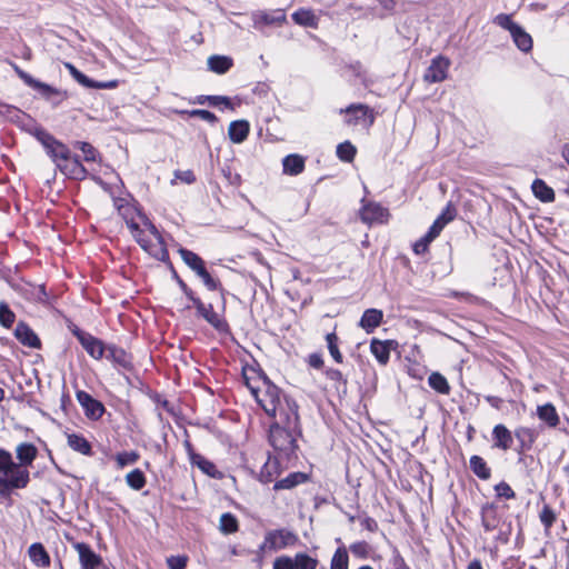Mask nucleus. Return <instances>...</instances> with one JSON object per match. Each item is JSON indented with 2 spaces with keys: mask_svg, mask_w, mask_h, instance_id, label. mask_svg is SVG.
Here are the masks:
<instances>
[{
  "mask_svg": "<svg viewBox=\"0 0 569 569\" xmlns=\"http://www.w3.org/2000/svg\"><path fill=\"white\" fill-rule=\"evenodd\" d=\"M241 375L257 403L273 419L268 431L272 453L284 458L286 462H297L298 438L302 436L297 401L288 397L260 368L246 365Z\"/></svg>",
  "mask_w": 569,
  "mask_h": 569,
  "instance_id": "1",
  "label": "nucleus"
},
{
  "mask_svg": "<svg viewBox=\"0 0 569 569\" xmlns=\"http://www.w3.org/2000/svg\"><path fill=\"white\" fill-rule=\"evenodd\" d=\"M112 203L140 248L158 261H168L169 251L166 241L156 224L144 213L139 201L131 193H127L113 197Z\"/></svg>",
  "mask_w": 569,
  "mask_h": 569,
  "instance_id": "2",
  "label": "nucleus"
},
{
  "mask_svg": "<svg viewBox=\"0 0 569 569\" xmlns=\"http://www.w3.org/2000/svg\"><path fill=\"white\" fill-rule=\"evenodd\" d=\"M38 138L44 147L47 154L63 176L77 181L88 178L89 172L87 168L79 156L73 154L67 144L48 132H40Z\"/></svg>",
  "mask_w": 569,
  "mask_h": 569,
  "instance_id": "3",
  "label": "nucleus"
},
{
  "mask_svg": "<svg viewBox=\"0 0 569 569\" xmlns=\"http://www.w3.org/2000/svg\"><path fill=\"white\" fill-rule=\"evenodd\" d=\"M18 462L13 460L14 477L8 483L24 489L30 482L29 468L38 457V448L32 442H21L16 448Z\"/></svg>",
  "mask_w": 569,
  "mask_h": 569,
  "instance_id": "4",
  "label": "nucleus"
},
{
  "mask_svg": "<svg viewBox=\"0 0 569 569\" xmlns=\"http://www.w3.org/2000/svg\"><path fill=\"white\" fill-rule=\"evenodd\" d=\"M221 292L220 301V310H214V307L212 303H206L200 297L194 299V302L192 306L196 308L197 316L199 318H202L207 323H209L216 331L219 333H229L230 332V326L226 319V308H227V300H226V290Z\"/></svg>",
  "mask_w": 569,
  "mask_h": 569,
  "instance_id": "5",
  "label": "nucleus"
},
{
  "mask_svg": "<svg viewBox=\"0 0 569 569\" xmlns=\"http://www.w3.org/2000/svg\"><path fill=\"white\" fill-rule=\"evenodd\" d=\"M178 253L182 261L202 280L208 290L223 291L221 281L210 274L206 261L198 253L182 247L178 249Z\"/></svg>",
  "mask_w": 569,
  "mask_h": 569,
  "instance_id": "6",
  "label": "nucleus"
},
{
  "mask_svg": "<svg viewBox=\"0 0 569 569\" xmlns=\"http://www.w3.org/2000/svg\"><path fill=\"white\" fill-rule=\"evenodd\" d=\"M360 221L367 227L382 226L391 219L390 210L380 202L362 198L358 210Z\"/></svg>",
  "mask_w": 569,
  "mask_h": 569,
  "instance_id": "7",
  "label": "nucleus"
},
{
  "mask_svg": "<svg viewBox=\"0 0 569 569\" xmlns=\"http://www.w3.org/2000/svg\"><path fill=\"white\" fill-rule=\"evenodd\" d=\"M340 114H345V123L348 127L361 126L370 129L376 121L375 110L365 103H351L339 110Z\"/></svg>",
  "mask_w": 569,
  "mask_h": 569,
  "instance_id": "8",
  "label": "nucleus"
},
{
  "mask_svg": "<svg viewBox=\"0 0 569 569\" xmlns=\"http://www.w3.org/2000/svg\"><path fill=\"white\" fill-rule=\"evenodd\" d=\"M298 542L299 537L297 533L286 528H281L267 531L259 548L262 551H277L288 547H293Z\"/></svg>",
  "mask_w": 569,
  "mask_h": 569,
  "instance_id": "9",
  "label": "nucleus"
},
{
  "mask_svg": "<svg viewBox=\"0 0 569 569\" xmlns=\"http://www.w3.org/2000/svg\"><path fill=\"white\" fill-rule=\"evenodd\" d=\"M182 445L191 466L197 467L202 473L212 479L221 480L223 478V472L220 471L212 461L208 460L206 457L194 450V447L187 432Z\"/></svg>",
  "mask_w": 569,
  "mask_h": 569,
  "instance_id": "10",
  "label": "nucleus"
},
{
  "mask_svg": "<svg viewBox=\"0 0 569 569\" xmlns=\"http://www.w3.org/2000/svg\"><path fill=\"white\" fill-rule=\"evenodd\" d=\"M72 335L78 339L81 347L86 350V352L94 360H101L107 352L108 345L82 329L78 326L73 325L70 327Z\"/></svg>",
  "mask_w": 569,
  "mask_h": 569,
  "instance_id": "11",
  "label": "nucleus"
},
{
  "mask_svg": "<svg viewBox=\"0 0 569 569\" xmlns=\"http://www.w3.org/2000/svg\"><path fill=\"white\" fill-rule=\"evenodd\" d=\"M295 463L296 462H286L284 458L269 453L266 462L260 469L258 480L263 485L271 482L274 483L280 475Z\"/></svg>",
  "mask_w": 569,
  "mask_h": 569,
  "instance_id": "12",
  "label": "nucleus"
},
{
  "mask_svg": "<svg viewBox=\"0 0 569 569\" xmlns=\"http://www.w3.org/2000/svg\"><path fill=\"white\" fill-rule=\"evenodd\" d=\"M13 458L10 451L0 448V497H8L18 487L7 483L14 477Z\"/></svg>",
  "mask_w": 569,
  "mask_h": 569,
  "instance_id": "13",
  "label": "nucleus"
},
{
  "mask_svg": "<svg viewBox=\"0 0 569 569\" xmlns=\"http://www.w3.org/2000/svg\"><path fill=\"white\" fill-rule=\"evenodd\" d=\"M480 520L486 532H492L500 527L502 512L498 501L486 502L481 506Z\"/></svg>",
  "mask_w": 569,
  "mask_h": 569,
  "instance_id": "14",
  "label": "nucleus"
},
{
  "mask_svg": "<svg viewBox=\"0 0 569 569\" xmlns=\"http://www.w3.org/2000/svg\"><path fill=\"white\" fill-rule=\"evenodd\" d=\"M450 64L451 62L449 58L442 54L435 57L423 73V80L427 83L445 81L448 77Z\"/></svg>",
  "mask_w": 569,
  "mask_h": 569,
  "instance_id": "15",
  "label": "nucleus"
},
{
  "mask_svg": "<svg viewBox=\"0 0 569 569\" xmlns=\"http://www.w3.org/2000/svg\"><path fill=\"white\" fill-rule=\"evenodd\" d=\"M76 398L79 405L82 407L86 417L89 420L98 421L102 418L106 412L103 403L94 399L90 393L84 390H78Z\"/></svg>",
  "mask_w": 569,
  "mask_h": 569,
  "instance_id": "16",
  "label": "nucleus"
},
{
  "mask_svg": "<svg viewBox=\"0 0 569 569\" xmlns=\"http://www.w3.org/2000/svg\"><path fill=\"white\" fill-rule=\"evenodd\" d=\"M64 68L69 71L70 76L81 86L90 89H116L119 86V80L113 79L109 81H96L90 79L84 73H82L74 64L71 62H64Z\"/></svg>",
  "mask_w": 569,
  "mask_h": 569,
  "instance_id": "17",
  "label": "nucleus"
},
{
  "mask_svg": "<svg viewBox=\"0 0 569 569\" xmlns=\"http://www.w3.org/2000/svg\"><path fill=\"white\" fill-rule=\"evenodd\" d=\"M513 436L517 440L516 451L519 455H523L533 448L539 437V432L535 428L519 426L515 429Z\"/></svg>",
  "mask_w": 569,
  "mask_h": 569,
  "instance_id": "18",
  "label": "nucleus"
},
{
  "mask_svg": "<svg viewBox=\"0 0 569 569\" xmlns=\"http://www.w3.org/2000/svg\"><path fill=\"white\" fill-rule=\"evenodd\" d=\"M73 548L79 555V562L82 569H99L102 565V558L96 553L90 545L86 542H74Z\"/></svg>",
  "mask_w": 569,
  "mask_h": 569,
  "instance_id": "19",
  "label": "nucleus"
},
{
  "mask_svg": "<svg viewBox=\"0 0 569 569\" xmlns=\"http://www.w3.org/2000/svg\"><path fill=\"white\" fill-rule=\"evenodd\" d=\"M106 358L110 360L117 368H121L126 371L133 370V357L122 347L113 343L108 345Z\"/></svg>",
  "mask_w": 569,
  "mask_h": 569,
  "instance_id": "20",
  "label": "nucleus"
},
{
  "mask_svg": "<svg viewBox=\"0 0 569 569\" xmlns=\"http://www.w3.org/2000/svg\"><path fill=\"white\" fill-rule=\"evenodd\" d=\"M16 339L23 346L40 349L42 343L38 335L24 321H19L14 329Z\"/></svg>",
  "mask_w": 569,
  "mask_h": 569,
  "instance_id": "21",
  "label": "nucleus"
},
{
  "mask_svg": "<svg viewBox=\"0 0 569 569\" xmlns=\"http://www.w3.org/2000/svg\"><path fill=\"white\" fill-rule=\"evenodd\" d=\"M492 447L501 451H508L513 445V433L503 423H498L492 428Z\"/></svg>",
  "mask_w": 569,
  "mask_h": 569,
  "instance_id": "22",
  "label": "nucleus"
},
{
  "mask_svg": "<svg viewBox=\"0 0 569 569\" xmlns=\"http://www.w3.org/2000/svg\"><path fill=\"white\" fill-rule=\"evenodd\" d=\"M310 479V476L302 471H295L290 472L287 477L282 479H278L274 483L272 489L274 491L280 490H291L300 485H303L308 482Z\"/></svg>",
  "mask_w": 569,
  "mask_h": 569,
  "instance_id": "23",
  "label": "nucleus"
},
{
  "mask_svg": "<svg viewBox=\"0 0 569 569\" xmlns=\"http://www.w3.org/2000/svg\"><path fill=\"white\" fill-rule=\"evenodd\" d=\"M22 284H13L12 288L18 291V292H21V293H30L33 298L34 301L39 302V303H48L49 301V296L47 293V290H46V284L42 283V284H39V286H33L31 282L29 281H24L22 280Z\"/></svg>",
  "mask_w": 569,
  "mask_h": 569,
  "instance_id": "24",
  "label": "nucleus"
},
{
  "mask_svg": "<svg viewBox=\"0 0 569 569\" xmlns=\"http://www.w3.org/2000/svg\"><path fill=\"white\" fill-rule=\"evenodd\" d=\"M306 169V158L298 153H290L282 159V172L287 176H298Z\"/></svg>",
  "mask_w": 569,
  "mask_h": 569,
  "instance_id": "25",
  "label": "nucleus"
},
{
  "mask_svg": "<svg viewBox=\"0 0 569 569\" xmlns=\"http://www.w3.org/2000/svg\"><path fill=\"white\" fill-rule=\"evenodd\" d=\"M66 437L68 446L73 451L86 457L93 456L92 445L84 436L74 432H66Z\"/></svg>",
  "mask_w": 569,
  "mask_h": 569,
  "instance_id": "26",
  "label": "nucleus"
},
{
  "mask_svg": "<svg viewBox=\"0 0 569 569\" xmlns=\"http://www.w3.org/2000/svg\"><path fill=\"white\" fill-rule=\"evenodd\" d=\"M28 556L30 561L38 568H49L51 565L50 556L41 542L30 545Z\"/></svg>",
  "mask_w": 569,
  "mask_h": 569,
  "instance_id": "27",
  "label": "nucleus"
},
{
  "mask_svg": "<svg viewBox=\"0 0 569 569\" xmlns=\"http://www.w3.org/2000/svg\"><path fill=\"white\" fill-rule=\"evenodd\" d=\"M392 343V340L382 341L377 338L371 340L370 352L380 365L386 366L389 362Z\"/></svg>",
  "mask_w": 569,
  "mask_h": 569,
  "instance_id": "28",
  "label": "nucleus"
},
{
  "mask_svg": "<svg viewBox=\"0 0 569 569\" xmlns=\"http://www.w3.org/2000/svg\"><path fill=\"white\" fill-rule=\"evenodd\" d=\"M383 319V312L379 309L370 308L365 310L359 326L367 332L371 333L378 328Z\"/></svg>",
  "mask_w": 569,
  "mask_h": 569,
  "instance_id": "29",
  "label": "nucleus"
},
{
  "mask_svg": "<svg viewBox=\"0 0 569 569\" xmlns=\"http://www.w3.org/2000/svg\"><path fill=\"white\" fill-rule=\"evenodd\" d=\"M537 417L545 422L549 428H557L560 425V417L556 407L551 402L537 407Z\"/></svg>",
  "mask_w": 569,
  "mask_h": 569,
  "instance_id": "30",
  "label": "nucleus"
},
{
  "mask_svg": "<svg viewBox=\"0 0 569 569\" xmlns=\"http://www.w3.org/2000/svg\"><path fill=\"white\" fill-rule=\"evenodd\" d=\"M250 133V124L247 120H234L228 128L229 139L233 143H242Z\"/></svg>",
  "mask_w": 569,
  "mask_h": 569,
  "instance_id": "31",
  "label": "nucleus"
},
{
  "mask_svg": "<svg viewBox=\"0 0 569 569\" xmlns=\"http://www.w3.org/2000/svg\"><path fill=\"white\" fill-rule=\"evenodd\" d=\"M327 380L332 382V387L339 395H347L348 391V378L339 369L327 368L323 371Z\"/></svg>",
  "mask_w": 569,
  "mask_h": 569,
  "instance_id": "32",
  "label": "nucleus"
},
{
  "mask_svg": "<svg viewBox=\"0 0 569 569\" xmlns=\"http://www.w3.org/2000/svg\"><path fill=\"white\" fill-rule=\"evenodd\" d=\"M291 18L295 23L307 28L317 29L319 24V18L311 9L300 8L292 13Z\"/></svg>",
  "mask_w": 569,
  "mask_h": 569,
  "instance_id": "33",
  "label": "nucleus"
},
{
  "mask_svg": "<svg viewBox=\"0 0 569 569\" xmlns=\"http://www.w3.org/2000/svg\"><path fill=\"white\" fill-rule=\"evenodd\" d=\"M510 36L513 40V43L520 51L528 53L532 50L533 40L531 36L521 26H518L510 33Z\"/></svg>",
  "mask_w": 569,
  "mask_h": 569,
  "instance_id": "34",
  "label": "nucleus"
},
{
  "mask_svg": "<svg viewBox=\"0 0 569 569\" xmlns=\"http://www.w3.org/2000/svg\"><path fill=\"white\" fill-rule=\"evenodd\" d=\"M469 468L480 480H489L491 477V468L481 456H471L469 459Z\"/></svg>",
  "mask_w": 569,
  "mask_h": 569,
  "instance_id": "35",
  "label": "nucleus"
},
{
  "mask_svg": "<svg viewBox=\"0 0 569 569\" xmlns=\"http://www.w3.org/2000/svg\"><path fill=\"white\" fill-rule=\"evenodd\" d=\"M17 76L29 87L41 92H54V89L41 81L33 79L29 73L23 71L17 63H10Z\"/></svg>",
  "mask_w": 569,
  "mask_h": 569,
  "instance_id": "36",
  "label": "nucleus"
},
{
  "mask_svg": "<svg viewBox=\"0 0 569 569\" xmlns=\"http://www.w3.org/2000/svg\"><path fill=\"white\" fill-rule=\"evenodd\" d=\"M532 192L537 199L542 202L555 201L556 194L551 187H549L542 179H535L531 184Z\"/></svg>",
  "mask_w": 569,
  "mask_h": 569,
  "instance_id": "37",
  "label": "nucleus"
},
{
  "mask_svg": "<svg viewBox=\"0 0 569 569\" xmlns=\"http://www.w3.org/2000/svg\"><path fill=\"white\" fill-rule=\"evenodd\" d=\"M72 147L74 149H79L82 152L84 162H101V154L99 150L96 147H93L90 142L74 141L72 143Z\"/></svg>",
  "mask_w": 569,
  "mask_h": 569,
  "instance_id": "38",
  "label": "nucleus"
},
{
  "mask_svg": "<svg viewBox=\"0 0 569 569\" xmlns=\"http://www.w3.org/2000/svg\"><path fill=\"white\" fill-rule=\"evenodd\" d=\"M232 66V59L226 56L214 54L208 59L209 69L217 74H223L228 72Z\"/></svg>",
  "mask_w": 569,
  "mask_h": 569,
  "instance_id": "39",
  "label": "nucleus"
},
{
  "mask_svg": "<svg viewBox=\"0 0 569 569\" xmlns=\"http://www.w3.org/2000/svg\"><path fill=\"white\" fill-rule=\"evenodd\" d=\"M558 518L556 510L549 505L543 503L539 511V520L543 527L545 533L549 535Z\"/></svg>",
  "mask_w": 569,
  "mask_h": 569,
  "instance_id": "40",
  "label": "nucleus"
},
{
  "mask_svg": "<svg viewBox=\"0 0 569 569\" xmlns=\"http://www.w3.org/2000/svg\"><path fill=\"white\" fill-rule=\"evenodd\" d=\"M348 550H350V552L352 553V556L355 558H358L361 560L371 558V559L376 560V558L372 557L373 548L366 540H358V541L350 543Z\"/></svg>",
  "mask_w": 569,
  "mask_h": 569,
  "instance_id": "41",
  "label": "nucleus"
},
{
  "mask_svg": "<svg viewBox=\"0 0 569 569\" xmlns=\"http://www.w3.org/2000/svg\"><path fill=\"white\" fill-rule=\"evenodd\" d=\"M239 520L231 512H224L219 519V530L221 533L228 536L239 531Z\"/></svg>",
  "mask_w": 569,
  "mask_h": 569,
  "instance_id": "42",
  "label": "nucleus"
},
{
  "mask_svg": "<svg viewBox=\"0 0 569 569\" xmlns=\"http://www.w3.org/2000/svg\"><path fill=\"white\" fill-rule=\"evenodd\" d=\"M326 342L329 350L330 356L337 363L343 362V355L340 351V338L338 337L336 330L326 335Z\"/></svg>",
  "mask_w": 569,
  "mask_h": 569,
  "instance_id": "43",
  "label": "nucleus"
},
{
  "mask_svg": "<svg viewBox=\"0 0 569 569\" xmlns=\"http://www.w3.org/2000/svg\"><path fill=\"white\" fill-rule=\"evenodd\" d=\"M330 569H349V553L345 545L335 550L330 560Z\"/></svg>",
  "mask_w": 569,
  "mask_h": 569,
  "instance_id": "44",
  "label": "nucleus"
},
{
  "mask_svg": "<svg viewBox=\"0 0 569 569\" xmlns=\"http://www.w3.org/2000/svg\"><path fill=\"white\" fill-rule=\"evenodd\" d=\"M336 154L340 161L351 163L357 156V148L349 140H346L337 146Z\"/></svg>",
  "mask_w": 569,
  "mask_h": 569,
  "instance_id": "45",
  "label": "nucleus"
},
{
  "mask_svg": "<svg viewBox=\"0 0 569 569\" xmlns=\"http://www.w3.org/2000/svg\"><path fill=\"white\" fill-rule=\"evenodd\" d=\"M429 386L440 395H449L451 391L447 378L440 372H432L428 378Z\"/></svg>",
  "mask_w": 569,
  "mask_h": 569,
  "instance_id": "46",
  "label": "nucleus"
},
{
  "mask_svg": "<svg viewBox=\"0 0 569 569\" xmlns=\"http://www.w3.org/2000/svg\"><path fill=\"white\" fill-rule=\"evenodd\" d=\"M194 102L199 104L208 103L211 107L223 106L227 109H234L231 99L226 96H198Z\"/></svg>",
  "mask_w": 569,
  "mask_h": 569,
  "instance_id": "47",
  "label": "nucleus"
},
{
  "mask_svg": "<svg viewBox=\"0 0 569 569\" xmlns=\"http://www.w3.org/2000/svg\"><path fill=\"white\" fill-rule=\"evenodd\" d=\"M259 20L267 26H281L286 22V11L283 9H276L272 11H263L259 16Z\"/></svg>",
  "mask_w": 569,
  "mask_h": 569,
  "instance_id": "48",
  "label": "nucleus"
},
{
  "mask_svg": "<svg viewBox=\"0 0 569 569\" xmlns=\"http://www.w3.org/2000/svg\"><path fill=\"white\" fill-rule=\"evenodd\" d=\"M126 482L132 490L139 491L146 487L147 478L139 468H136L126 475Z\"/></svg>",
  "mask_w": 569,
  "mask_h": 569,
  "instance_id": "49",
  "label": "nucleus"
},
{
  "mask_svg": "<svg viewBox=\"0 0 569 569\" xmlns=\"http://www.w3.org/2000/svg\"><path fill=\"white\" fill-rule=\"evenodd\" d=\"M293 565L296 569H317L319 560L306 552H297L293 556Z\"/></svg>",
  "mask_w": 569,
  "mask_h": 569,
  "instance_id": "50",
  "label": "nucleus"
},
{
  "mask_svg": "<svg viewBox=\"0 0 569 569\" xmlns=\"http://www.w3.org/2000/svg\"><path fill=\"white\" fill-rule=\"evenodd\" d=\"M140 459V453L136 450L120 451L114 456L117 469H123L127 466L134 465Z\"/></svg>",
  "mask_w": 569,
  "mask_h": 569,
  "instance_id": "51",
  "label": "nucleus"
},
{
  "mask_svg": "<svg viewBox=\"0 0 569 569\" xmlns=\"http://www.w3.org/2000/svg\"><path fill=\"white\" fill-rule=\"evenodd\" d=\"M14 322L16 313L6 301H0V325L6 329H10Z\"/></svg>",
  "mask_w": 569,
  "mask_h": 569,
  "instance_id": "52",
  "label": "nucleus"
},
{
  "mask_svg": "<svg viewBox=\"0 0 569 569\" xmlns=\"http://www.w3.org/2000/svg\"><path fill=\"white\" fill-rule=\"evenodd\" d=\"M458 214L456 206L449 201L442 209L440 214L435 219L439 221L443 227L453 221Z\"/></svg>",
  "mask_w": 569,
  "mask_h": 569,
  "instance_id": "53",
  "label": "nucleus"
},
{
  "mask_svg": "<svg viewBox=\"0 0 569 569\" xmlns=\"http://www.w3.org/2000/svg\"><path fill=\"white\" fill-rule=\"evenodd\" d=\"M179 113L187 114L192 118H199L209 123H216L218 121V118L213 112L204 109L182 110Z\"/></svg>",
  "mask_w": 569,
  "mask_h": 569,
  "instance_id": "54",
  "label": "nucleus"
},
{
  "mask_svg": "<svg viewBox=\"0 0 569 569\" xmlns=\"http://www.w3.org/2000/svg\"><path fill=\"white\" fill-rule=\"evenodd\" d=\"M496 499H505V500H511L516 498V492L512 489V487L506 482L500 481L493 487Z\"/></svg>",
  "mask_w": 569,
  "mask_h": 569,
  "instance_id": "55",
  "label": "nucleus"
},
{
  "mask_svg": "<svg viewBox=\"0 0 569 569\" xmlns=\"http://www.w3.org/2000/svg\"><path fill=\"white\" fill-rule=\"evenodd\" d=\"M493 22L500 28L508 30L510 33L519 26L512 20V17L507 13H500L496 16Z\"/></svg>",
  "mask_w": 569,
  "mask_h": 569,
  "instance_id": "56",
  "label": "nucleus"
},
{
  "mask_svg": "<svg viewBox=\"0 0 569 569\" xmlns=\"http://www.w3.org/2000/svg\"><path fill=\"white\" fill-rule=\"evenodd\" d=\"M432 241L433 239L426 233L412 244L413 253L417 256L426 254L429 252V246Z\"/></svg>",
  "mask_w": 569,
  "mask_h": 569,
  "instance_id": "57",
  "label": "nucleus"
},
{
  "mask_svg": "<svg viewBox=\"0 0 569 569\" xmlns=\"http://www.w3.org/2000/svg\"><path fill=\"white\" fill-rule=\"evenodd\" d=\"M189 561V557L186 555L170 556L167 558V565L169 569H186Z\"/></svg>",
  "mask_w": 569,
  "mask_h": 569,
  "instance_id": "58",
  "label": "nucleus"
},
{
  "mask_svg": "<svg viewBox=\"0 0 569 569\" xmlns=\"http://www.w3.org/2000/svg\"><path fill=\"white\" fill-rule=\"evenodd\" d=\"M272 569H296L293 558L282 555L273 560Z\"/></svg>",
  "mask_w": 569,
  "mask_h": 569,
  "instance_id": "59",
  "label": "nucleus"
},
{
  "mask_svg": "<svg viewBox=\"0 0 569 569\" xmlns=\"http://www.w3.org/2000/svg\"><path fill=\"white\" fill-rule=\"evenodd\" d=\"M358 520L360 521L361 527L369 532L373 533L379 530L377 520L368 515L359 516Z\"/></svg>",
  "mask_w": 569,
  "mask_h": 569,
  "instance_id": "60",
  "label": "nucleus"
},
{
  "mask_svg": "<svg viewBox=\"0 0 569 569\" xmlns=\"http://www.w3.org/2000/svg\"><path fill=\"white\" fill-rule=\"evenodd\" d=\"M306 362L307 365L310 367V368H313V369H317V370H321L323 369L325 367V360H323V357L321 353L319 352H313V353H310L307 359H306Z\"/></svg>",
  "mask_w": 569,
  "mask_h": 569,
  "instance_id": "61",
  "label": "nucleus"
},
{
  "mask_svg": "<svg viewBox=\"0 0 569 569\" xmlns=\"http://www.w3.org/2000/svg\"><path fill=\"white\" fill-rule=\"evenodd\" d=\"M174 178L187 184H191L197 180L192 170H176Z\"/></svg>",
  "mask_w": 569,
  "mask_h": 569,
  "instance_id": "62",
  "label": "nucleus"
},
{
  "mask_svg": "<svg viewBox=\"0 0 569 569\" xmlns=\"http://www.w3.org/2000/svg\"><path fill=\"white\" fill-rule=\"evenodd\" d=\"M223 177L232 186H239L241 183V177L237 172H233L231 167H226L222 169Z\"/></svg>",
  "mask_w": 569,
  "mask_h": 569,
  "instance_id": "63",
  "label": "nucleus"
},
{
  "mask_svg": "<svg viewBox=\"0 0 569 569\" xmlns=\"http://www.w3.org/2000/svg\"><path fill=\"white\" fill-rule=\"evenodd\" d=\"M177 283L181 291L183 292V295L187 297V299L193 303L194 299L198 298L197 293L187 284V282L183 279H179Z\"/></svg>",
  "mask_w": 569,
  "mask_h": 569,
  "instance_id": "64",
  "label": "nucleus"
}]
</instances>
